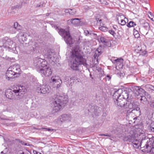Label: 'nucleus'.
Returning a JSON list of instances; mask_svg holds the SVG:
<instances>
[{
	"instance_id": "obj_7",
	"label": "nucleus",
	"mask_w": 154,
	"mask_h": 154,
	"mask_svg": "<svg viewBox=\"0 0 154 154\" xmlns=\"http://www.w3.org/2000/svg\"><path fill=\"white\" fill-rule=\"evenodd\" d=\"M6 45H7V46L8 47V48H6V50L12 52L16 54L17 51L16 50V46L15 43L11 39L7 37H6Z\"/></svg>"
},
{
	"instance_id": "obj_35",
	"label": "nucleus",
	"mask_w": 154,
	"mask_h": 154,
	"mask_svg": "<svg viewBox=\"0 0 154 154\" xmlns=\"http://www.w3.org/2000/svg\"><path fill=\"white\" fill-rule=\"evenodd\" d=\"M153 86L150 85L146 84L145 85V87L146 88H149L151 89H152Z\"/></svg>"
},
{
	"instance_id": "obj_44",
	"label": "nucleus",
	"mask_w": 154,
	"mask_h": 154,
	"mask_svg": "<svg viewBox=\"0 0 154 154\" xmlns=\"http://www.w3.org/2000/svg\"><path fill=\"white\" fill-rule=\"evenodd\" d=\"M150 105L151 107L154 108V101L150 102Z\"/></svg>"
},
{
	"instance_id": "obj_9",
	"label": "nucleus",
	"mask_w": 154,
	"mask_h": 154,
	"mask_svg": "<svg viewBox=\"0 0 154 154\" xmlns=\"http://www.w3.org/2000/svg\"><path fill=\"white\" fill-rule=\"evenodd\" d=\"M127 108H129L130 109H133L132 110L133 111H136L138 113H140V108L138 106L137 104V102H134V101H128L127 104Z\"/></svg>"
},
{
	"instance_id": "obj_50",
	"label": "nucleus",
	"mask_w": 154,
	"mask_h": 154,
	"mask_svg": "<svg viewBox=\"0 0 154 154\" xmlns=\"http://www.w3.org/2000/svg\"><path fill=\"white\" fill-rule=\"evenodd\" d=\"M101 136H107V137H110L111 136V135H109V134H102L101 135Z\"/></svg>"
},
{
	"instance_id": "obj_29",
	"label": "nucleus",
	"mask_w": 154,
	"mask_h": 154,
	"mask_svg": "<svg viewBox=\"0 0 154 154\" xmlns=\"http://www.w3.org/2000/svg\"><path fill=\"white\" fill-rule=\"evenodd\" d=\"M99 29L102 31L106 32L108 31V28L106 27L103 26H101L99 28Z\"/></svg>"
},
{
	"instance_id": "obj_26",
	"label": "nucleus",
	"mask_w": 154,
	"mask_h": 154,
	"mask_svg": "<svg viewBox=\"0 0 154 154\" xmlns=\"http://www.w3.org/2000/svg\"><path fill=\"white\" fill-rule=\"evenodd\" d=\"M94 113L96 116H99L100 114V111L99 109V108L97 107L95 109L94 111L93 112Z\"/></svg>"
},
{
	"instance_id": "obj_1",
	"label": "nucleus",
	"mask_w": 154,
	"mask_h": 154,
	"mask_svg": "<svg viewBox=\"0 0 154 154\" xmlns=\"http://www.w3.org/2000/svg\"><path fill=\"white\" fill-rule=\"evenodd\" d=\"M70 57L69 66L72 70H79V67L82 65L87 68L89 67V65L86 63V59L83 57L79 45H76L73 48Z\"/></svg>"
},
{
	"instance_id": "obj_24",
	"label": "nucleus",
	"mask_w": 154,
	"mask_h": 154,
	"mask_svg": "<svg viewBox=\"0 0 154 154\" xmlns=\"http://www.w3.org/2000/svg\"><path fill=\"white\" fill-rule=\"evenodd\" d=\"M100 39L101 42L105 45L109 42L108 40L102 36H100Z\"/></svg>"
},
{
	"instance_id": "obj_48",
	"label": "nucleus",
	"mask_w": 154,
	"mask_h": 154,
	"mask_svg": "<svg viewBox=\"0 0 154 154\" xmlns=\"http://www.w3.org/2000/svg\"><path fill=\"white\" fill-rule=\"evenodd\" d=\"M118 74H119L120 76L121 77L122 76H123V75L124 74V73H122L120 71H119V72L118 73Z\"/></svg>"
},
{
	"instance_id": "obj_23",
	"label": "nucleus",
	"mask_w": 154,
	"mask_h": 154,
	"mask_svg": "<svg viewBox=\"0 0 154 154\" xmlns=\"http://www.w3.org/2000/svg\"><path fill=\"white\" fill-rule=\"evenodd\" d=\"M137 138L139 139L142 142L144 140H146V136L144 133H141L137 137Z\"/></svg>"
},
{
	"instance_id": "obj_2",
	"label": "nucleus",
	"mask_w": 154,
	"mask_h": 154,
	"mask_svg": "<svg viewBox=\"0 0 154 154\" xmlns=\"http://www.w3.org/2000/svg\"><path fill=\"white\" fill-rule=\"evenodd\" d=\"M26 90L24 86L17 85L14 86L12 89H8L5 95L8 99L11 100H20L25 102L26 96L24 95Z\"/></svg>"
},
{
	"instance_id": "obj_30",
	"label": "nucleus",
	"mask_w": 154,
	"mask_h": 154,
	"mask_svg": "<svg viewBox=\"0 0 154 154\" xmlns=\"http://www.w3.org/2000/svg\"><path fill=\"white\" fill-rule=\"evenodd\" d=\"M94 60H96V62H97L95 64H96L98 63V61L97 60V58L98 57V55L97 56V53H95L94 55Z\"/></svg>"
},
{
	"instance_id": "obj_49",
	"label": "nucleus",
	"mask_w": 154,
	"mask_h": 154,
	"mask_svg": "<svg viewBox=\"0 0 154 154\" xmlns=\"http://www.w3.org/2000/svg\"><path fill=\"white\" fill-rule=\"evenodd\" d=\"M111 78V77L109 75H107V76H106V79H108V80H109Z\"/></svg>"
},
{
	"instance_id": "obj_55",
	"label": "nucleus",
	"mask_w": 154,
	"mask_h": 154,
	"mask_svg": "<svg viewBox=\"0 0 154 154\" xmlns=\"http://www.w3.org/2000/svg\"><path fill=\"white\" fill-rule=\"evenodd\" d=\"M36 7H40V5H39V4H37V5L36 6Z\"/></svg>"
},
{
	"instance_id": "obj_39",
	"label": "nucleus",
	"mask_w": 154,
	"mask_h": 154,
	"mask_svg": "<svg viewBox=\"0 0 154 154\" xmlns=\"http://www.w3.org/2000/svg\"><path fill=\"white\" fill-rule=\"evenodd\" d=\"M21 39L23 41H24L26 40V37H25L24 35V34L21 35Z\"/></svg>"
},
{
	"instance_id": "obj_38",
	"label": "nucleus",
	"mask_w": 154,
	"mask_h": 154,
	"mask_svg": "<svg viewBox=\"0 0 154 154\" xmlns=\"http://www.w3.org/2000/svg\"><path fill=\"white\" fill-rule=\"evenodd\" d=\"M22 7V5L20 4L18 5H15L14 6V8H21Z\"/></svg>"
},
{
	"instance_id": "obj_28",
	"label": "nucleus",
	"mask_w": 154,
	"mask_h": 154,
	"mask_svg": "<svg viewBox=\"0 0 154 154\" xmlns=\"http://www.w3.org/2000/svg\"><path fill=\"white\" fill-rule=\"evenodd\" d=\"M149 128L151 131L154 132V122L151 123L149 126Z\"/></svg>"
},
{
	"instance_id": "obj_63",
	"label": "nucleus",
	"mask_w": 154,
	"mask_h": 154,
	"mask_svg": "<svg viewBox=\"0 0 154 154\" xmlns=\"http://www.w3.org/2000/svg\"><path fill=\"white\" fill-rule=\"evenodd\" d=\"M100 22L102 21L101 20V19H100L99 20Z\"/></svg>"
},
{
	"instance_id": "obj_52",
	"label": "nucleus",
	"mask_w": 154,
	"mask_h": 154,
	"mask_svg": "<svg viewBox=\"0 0 154 154\" xmlns=\"http://www.w3.org/2000/svg\"><path fill=\"white\" fill-rule=\"evenodd\" d=\"M24 146H30L32 145L30 144H28L27 143H25L24 145Z\"/></svg>"
},
{
	"instance_id": "obj_34",
	"label": "nucleus",
	"mask_w": 154,
	"mask_h": 154,
	"mask_svg": "<svg viewBox=\"0 0 154 154\" xmlns=\"http://www.w3.org/2000/svg\"><path fill=\"white\" fill-rule=\"evenodd\" d=\"M6 60L10 61L11 62H13V61H12V60L14 61L15 60V58H11L7 57H6Z\"/></svg>"
},
{
	"instance_id": "obj_61",
	"label": "nucleus",
	"mask_w": 154,
	"mask_h": 154,
	"mask_svg": "<svg viewBox=\"0 0 154 154\" xmlns=\"http://www.w3.org/2000/svg\"><path fill=\"white\" fill-rule=\"evenodd\" d=\"M49 14V13H47L46 14V16H48Z\"/></svg>"
},
{
	"instance_id": "obj_11",
	"label": "nucleus",
	"mask_w": 154,
	"mask_h": 154,
	"mask_svg": "<svg viewBox=\"0 0 154 154\" xmlns=\"http://www.w3.org/2000/svg\"><path fill=\"white\" fill-rule=\"evenodd\" d=\"M128 100L123 99L121 98L114 100L115 105L117 106H119L122 108L127 109Z\"/></svg>"
},
{
	"instance_id": "obj_19",
	"label": "nucleus",
	"mask_w": 154,
	"mask_h": 154,
	"mask_svg": "<svg viewBox=\"0 0 154 154\" xmlns=\"http://www.w3.org/2000/svg\"><path fill=\"white\" fill-rule=\"evenodd\" d=\"M133 88L134 91L137 92V96H138V94L142 95L143 94H146L145 93H146L140 86H134Z\"/></svg>"
},
{
	"instance_id": "obj_43",
	"label": "nucleus",
	"mask_w": 154,
	"mask_h": 154,
	"mask_svg": "<svg viewBox=\"0 0 154 154\" xmlns=\"http://www.w3.org/2000/svg\"><path fill=\"white\" fill-rule=\"evenodd\" d=\"M89 31L88 30H85L84 31V33L85 35L87 36H88V33Z\"/></svg>"
},
{
	"instance_id": "obj_25",
	"label": "nucleus",
	"mask_w": 154,
	"mask_h": 154,
	"mask_svg": "<svg viewBox=\"0 0 154 154\" xmlns=\"http://www.w3.org/2000/svg\"><path fill=\"white\" fill-rule=\"evenodd\" d=\"M123 59L122 58H118L115 60H113L112 62L114 63H116L117 64H120V63H122Z\"/></svg>"
},
{
	"instance_id": "obj_37",
	"label": "nucleus",
	"mask_w": 154,
	"mask_h": 154,
	"mask_svg": "<svg viewBox=\"0 0 154 154\" xmlns=\"http://www.w3.org/2000/svg\"><path fill=\"white\" fill-rule=\"evenodd\" d=\"M90 35L93 36L95 38H97V34L94 33L92 31H91V33H90Z\"/></svg>"
},
{
	"instance_id": "obj_3",
	"label": "nucleus",
	"mask_w": 154,
	"mask_h": 154,
	"mask_svg": "<svg viewBox=\"0 0 154 154\" xmlns=\"http://www.w3.org/2000/svg\"><path fill=\"white\" fill-rule=\"evenodd\" d=\"M68 101V96L66 95L61 94L57 95L53 103L52 107L54 112L59 111L63 106H65Z\"/></svg>"
},
{
	"instance_id": "obj_12",
	"label": "nucleus",
	"mask_w": 154,
	"mask_h": 154,
	"mask_svg": "<svg viewBox=\"0 0 154 154\" xmlns=\"http://www.w3.org/2000/svg\"><path fill=\"white\" fill-rule=\"evenodd\" d=\"M140 23L142 27L141 29H139L140 32H141L143 34L146 35L148 33L147 31L149 29V23L144 20H141Z\"/></svg>"
},
{
	"instance_id": "obj_10",
	"label": "nucleus",
	"mask_w": 154,
	"mask_h": 154,
	"mask_svg": "<svg viewBox=\"0 0 154 154\" xmlns=\"http://www.w3.org/2000/svg\"><path fill=\"white\" fill-rule=\"evenodd\" d=\"M51 88L50 87L47 85H42L38 87L36 89V91L38 93L45 94L48 93Z\"/></svg>"
},
{
	"instance_id": "obj_17",
	"label": "nucleus",
	"mask_w": 154,
	"mask_h": 154,
	"mask_svg": "<svg viewBox=\"0 0 154 154\" xmlns=\"http://www.w3.org/2000/svg\"><path fill=\"white\" fill-rule=\"evenodd\" d=\"M32 46L30 48V53L33 52L34 51L39 52V43H38L35 42H32Z\"/></svg>"
},
{
	"instance_id": "obj_22",
	"label": "nucleus",
	"mask_w": 154,
	"mask_h": 154,
	"mask_svg": "<svg viewBox=\"0 0 154 154\" xmlns=\"http://www.w3.org/2000/svg\"><path fill=\"white\" fill-rule=\"evenodd\" d=\"M129 97V94L128 92H127L126 91H124L122 92L121 94V98L123 99L126 100L128 99Z\"/></svg>"
},
{
	"instance_id": "obj_54",
	"label": "nucleus",
	"mask_w": 154,
	"mask_h": 154,
	"mask_svg": "<svg viewBox=\"0 0 154 154\" xmlns=\"http://www.w3.org/2000/svg\"><path fill=\"white\" fill-rule=\"evenodd\" d=\"M48 53H49L48 55L49 56H50V55L51 56L52 54H53L52 52H50V51Z\"/></svg>"
},
{
	"instance_id": "obj_36",
	"label": "nucleus",
	"mask_w": 154,
	"mask_h": 154,
	"mask_svg": "<svg viewBox=\"0 0 154 154\" xmlns=\"http://www.w3.org/2000/svg\"><path fill=\"white\" fill-rule=\"evenodd\" d=\"M109 32L111 35H112L113 36H114L115 35H116V33L114 31L112 30H110L109 31Z\"/></svg>"
},
{
	"instance_id": "obj_57",
	"label": "nucleus",
	"mask_w": 154,
	"mask_h": 154,
	"mask_svg": "<svg viewBox=\"0 0 154 154\" xmlns=\"http://www.w3.org/2000/svg\"><path fill=\"white\" fill-rule=\"evenodd\" d=\"M20 154H24V152H20Z\"/></svg>"
},
{
	"instance_id": "obj_40",
	"label": "nucleus",
	"mask_w": 154,
	"mask_h": 154,
	"mask_svg": "<svg viewBox=\"0 0 154 154\" xmlns=\"http://www.w3.org/2000/svg\"><path fill=\"white\" fill-rule=\"evenodd\" d=\"M16 140H17L18 142H19V143H20L21 144H22V145H24V144L25 143L24 141L21 140L19 139H16Z\"/></svg>"
},
{
	"instance_id": "obj_60",
	"label": "nucleus",
	"mask_w": 154,
	"mask_h": 154,
	"mask_svg": "<svg viewBox=\"0 0 154 154\" xmlns=\"http://www.w3.org/2000/svg\"><path fill=\"white\" fill-rule=\"evenodd\" d=\"M152 90L154 91V86H153Z\"/></svg>"
},
{
	"instance_id": "obj_64",
	"label": "nucleus",
	"mask_w": 154,
	"mask_h": 154,
	"mask_svg": "<svg viewBox=\"0 0 154 154\" xmlns=\"http://www.w3.org/2000/svg\"><path fill=\"white\" fill-rule=\"evenodd\" d=\"M1 153H3V151H2Z\"/></svg>"
},
{
	"instance_id": "obj_58",
	"label": "nucleus",
	"mask_w": 154,
	"mask_h": 154,
	"mask_svg": "<svg viewBox=\"0 0 154 154\" xmlns=\"http://www.w3.org/2000/svg\"><path fill=\"white\" fill-rule=\"evenodd\" d=\"M98 53L100 54H101V51H98Z\"/></svg>"
},
{
	"instance_id": "obj_6",
	"label": "nucleus",
	"mask_w": 154,
	"mask_h": 154,
	"mask_svg": "<svg viewBox=\"0 0 154 154\" xmlns=\"http://www.w3.org/2000/svg\"><path fill=\"white\" fill-rule=\"evenodd\" d=\"M34 66L36 67L37 71L39 72V70L47 67V62L45 60L39 57H36L34 60Z\"/></svg>"
},
{
	"instance_id": "obj_56",
	"label": "nucleus",
	"mask_w": 154,
	"mask_h": 154,
	"mask_svg": "<svg viewBox=\"0 0 154 154\" xmlns=\"http://www.w3.org/2000/svg\"><path fill=\"white\" fill-rule=\"evenodd\" d=\"M91 33V31H89L88 33V36L90 35V33Z\"/></svg>"
},
{
	"instance_id": "obj_20",
	"label": "nucleus",
	"mask_w": 154,
	"mask_h": 154,
	"mask_svg": "<svg viewBox=\"0 0 154 154\" xmlns=\"http://www.w3.org/2000/svg\"><path fill=\"white\" fill-rule=\"evenodd\" d=\"M6 42V37L0 40V48H1L2 49L4 50L5 49L6 50V48H8V47L7 46Z\"/></svg>"
},
{
	"instance_id": "obj_8",
	"label": "nucleus",
	"mask_w": 154,
	"mask_h": 154,
	"mask_svg": "<svg viewBox=\"0 0 154 154\" xmlns=\"http://www.w3.org/2000/svg\"><path fill=\"white\" fill-rule=\"evenodd\" d=\"M15 70L18 71L19 72L20 71L19 68H16ZM15 69H13V70H10L8 69L6 71L5 76L6 79L8 80H9L13 78V76H14V77H18L20 75V73L17 72H15Z\"/></svg>"
},
{
	"instance_id": "obj_33",
	"label": "nucleus",
	"mask_w": 154,
	"mask_h": 154,
	"mask_svg": "<svg viewBox=\"0 0 154 154\" xmlns=\"http://www.w3.org/2000/svg\"><path fill=\"white\" fill-rule=\"evenodd\" d=\"M18 26H20V25H18V23L17 22L14 23V27L15 29H19V28H17Z\"/></svg>"
},
{
	"instance_id": "obj_47",
	"label": "nucleus",
	"mask_w": 154,
	"mask_h": 154,
	"mask_svg": "<svg viewBox=\"0 0 154 154\" xmlns=\"http://www.w3.org/2000/svg\"><path fill=\"white\" fill-rule=\"evenodd\" d=\"M32 79V81H34L35 79V77L31 75L30 77V79Z\"/></svg>"
},
{
	"instance_id": "obj_18",
	"label": "nucleus",
	"mask_w": 154,
	"mask_h": 154,
	"mask_svg": "<svg viewBox=\"0 0 154 154\" xmlns=\"http://www.w3.org/2000/svg\"><path fill=\"white\" fill-rule=\"evenodd\" d=\"M122 90L121 89H119L115 91L113 93L112 95V98L114 100H116L118 99L121 98V94L122 92Z\"/></svg>"
},
{
	"instance_id": "obj_31",
	"label": "nucleus",
	"mask_w": 154,
	"mask_h": 154,
	"mask_svg": "<svg viewBox=\"0 0 154 154\" xmlns=\"http://www.w3.org/2000/svg\"><path fill=\"white\" fill-rule=\"evenodd\" d=\"M100 2L102 4L107 5H108V3L106 1V0H99Z\"/></svg>"
},
{
	"instance_id": "obj_21",
	"label": "nucleus",
	"mask_w": 154,
	"mask_h": 154,
	"mask_svg": "<svg viewBox=\"0 0 154 154\" xmlns=\"http://www.w3.org/2000/svg\"><path fill=\"white\" fill-rule=\"evenodd\" d=\"M70 22L75 26H78L79 25L80 19L78 18L72 19L68 20V23H69Z\"/></svg>"
},
{
	"instance_id": "obj_41",
	"label": "nucleus",
	"mask_w": 154,
	"mask_h": 154,
	"mask_svg": "<svg viewBox=\"0 0 154 154\" xmlns=\"http://www.w3.org/2000/svg\"><path fill=\"white\" fill-rule=\"evenodd\" d=\"M133 31L134 35L139 34L138 31L135 29L134 28Z\"/></svg>"
},
{
	"instance_id": "obj_51",
	"label": "nucleus",
	"mask_w": 154,
	"mask_h": 154,
	"mask_svg": "<svg viewBox=\"0 0 154 154\" xmlns=\"http://www.w3.org/2000/svg\"><path fill=\"white\" fill-rule=\"evenodd\" d=\"M134 35L135 38H138V37H139L140 35L139 34H137L135 35Z\"/></svg>"
},
{
	"instance_id": "obj_42",
	"label": "nucleus",
	"mask_w": 154,
	"mask_h": 154,
	"mask_svg": "<svg viewBox=\"0 0 154 154\" xmlns=\"http://www.w3.org/2000/svg\"><path fill=\"white\" fill-rule=\"evenodd\" d=\"M42 129H45L46 130V131H52L53 130L52 129H51L49 128H42Z\"/></svg>"
},
{
	"instance_id": "obj_32",
	"label": "nucleus",
	"mask_w": 154,
	"mask_h": 154,
	"mask_svg": "<svg viewBox=\"0 0 154 154\" xmlns=\"http://www.w3.org/2000/svg\"><path fill=\"white\" fill-rule=\"evenodd\" d=\"M120 21H121V23H120V24L122 26H124V25H125L126 23V22L125 21V20H124L123 19H121Z\"/></svg>"
},
{
	"instance_id": "obj_16",
	"label": "nucleus",
	"mask_w": 154,
	"mask_h": 154,
	"mask_svg": "<svg viewBox=\"0 0 154 154\" xmlns=\"http://www.w3.org/2000/svg\"><path fill=\"white\" fill-rule=\"evenodd\" d=\"M50 82L54 85V88H58L60 87L62 81L60 79H56L55 78V77H52L50 80Z\"/></svg>"
},
{
	"instance_id": "obj_62",
	"label": "nucleus",
	"mask_w": 154,
	"mask_h": 154,
	"mask_svg": "<svg viewBox=\"0 0 154 154\" xmlns=\"http://www.w3.org/2000/svg\"><path fill=\"white\" fill-rule=\"evenodd\" d=\"M119 18H118V23H119L120 24L119 22Z\"/></svg>"
},
{
	"instance_id": "obj_14",
	"label": "nucleus",
	"mask_w": 154,
	"mask_h": 154,
	"mask_svg": "<svg viewBox=\"0 0 154 154\" xmlns=\"http://www.w3.org/2000/svg\"><path fill=\"white\" fill-rule=\"evenodd\" d=\"M38 71H39V73L46 76H49L51 75L52 73L51 68L49 67H45L39 70Z\"/></svg>"
},
{
	"instance_id": "obj_27",
	"label": "nucleus",
	"mask_w": 154,
	"mask_h": 154,
	"mask_svg": "<svg viewBox=\"0 0 154 154\" xmlns=\"http://www.w3.org/2000/svg\"><path fill=\"white\" fill-rule=\"evenodd\" d=\"M136 25V23L133 21H130L129 23H128L127 26L128 27H134Z\"/></svg>"
},
{
	"instance_id": "obj_13",
	"label": "nucleus",
	"mask_w": 154,
	"mask_h": 154,
	"mask_svg": "<svg viewBox=\"0 0 154 154\" xmlns=\"http://www.w3.org/2000/svg\"><path fill=\"white\" fill-rule=\"evenodd\" d=\"M141 150L142 152L149 154H154V145L149 146V144H146L145 146L141 147Z\"/></svg>"
},
{
	"instance_id": "obj_59",
	"label": "nucleus",
	"mask_w": 154,
	"mask_h": 154,
	"mask_svg": "<svg viewBox=\"0 0 154 154\" xmlns=\"http://www.w3.org/2000/svg\"><path fill=\"white\" fill-rule=\"evenodd\" d=\"M98 53L100 54H101V51H98Z\"/></svg>"
},
{
	"instance_id": "obj_46",
	"label": "nucleus",
	"mask_w": 154,
	"mask_h": 154,
	"mask_svg": "<svg viewBox=\"0 0 154 154\" xmlns=\"http://www.w3.org/2000/svg\"><path fill=\"white\" fill-rule=\"evenodd\" d=\"M69 79L70 80L71 79V78H70V77H68V76L66 77L65 78V80H66L65 82H66L67 81H68L69 80Z\"/></svg>"
},
{
	"instance_id": "obj_53",
	"label": "nucleus",
	"mask_w": 154,
	"mask_h": 154,
	"mask_svg": "<svg viewBox=\"0 0 154 154\" xmlns=\"http://www.w3.org/2000/svg\"><path fill=\"white\" fill-rule=\"evenodd\" d=\"M33 152L34 154H39V152H37V151H35V150L33 151Z\"/></svg>"
},
{
	"instance_id": "obj_4",
	"label": "nucleus",
	"mask_w": 154,
	"mask_h": 154,
	"mask_svg": "<svg viewBox=\"0 0 154 154\" xmlns=\"http://www.w3.org/2000/svg\"><path fill=\"white\" fill-rule=\"evenodd\" d=\"M54 28L58 32L59 35L64 38L67 45H70L73 43L72 38L69 31L61 28H59L56 25L54 26Z\"/></svg>"
},
{
	"instance_id": "obj_5",
	"label": "nucleus",
	"mask_w": 154,
	"mask_h": 154,
	"mask_svg": "<svg viewBox=\"0 0 154 154\" xmlns=\"http://www.w3.org/2000/svg\"><path fill=\"white\" fill-rule=\"evenodd\" d=\"M123 140L125 141L132 143L133 146L136 149L138 148L139 146L141 148L144 146L142 144L143 142L136 136V134L125 136L123 137Z\"/></svg>"
},
{
	"instance_id": "obj_45",
	"label": "nucleus",
	"mask_w": 154,
	"mask_h": 154,
	"mask_svg": "<svg viewBox=\"0 0 154 154\" xmlns=\"http://www.w3.org/2000/svg\"><path fill=\"white\" fill-rule=\"evenodd\" d=\"M45 3L44 2H41L39 3V5L40 6V8H42L43 6V5Z\"/></svg>"
},
{
	"instance_id": "obj_15",
	"label": "nucleus",
	"mask_w": 154,
	"mask_h": 154,
	"mask_svg": "<svg viewBox=\"0 0 154 154\" xmlns=\"http://www.w3.org/2000/svg\"><path fill=\"white\" fill-rule=\"evenodd\" d=\"M60 121L61 122H69L72 119L71 115L70 114H63L59 117Z\"/></svg>"
}]
</instances>
